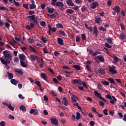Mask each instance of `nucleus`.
Returning a JSON list of instances; mask_svg holds the SVG:
<instances>
[{
    "label": "nucleus",
    "mask_w": 126,
    "mask_h": 126,
    "mask_svg": "<svg viewBox=\"0 0 126 126\" xmlns=\"http://www.w3.org/2000/svg\"><path fill=\"white\" fill-rule=\"evenodd\" d=\"M51 4H53L54 6H58V7H60V9L61 11H63V10L64 9V7L63 6L64 5L63 4V3L62 1H57L56 3L55 2H51Z\"/></svg>",
    "instance_id": "nucleus-2"
},
{
    "label": "nucleus",
    "mask_w": 126,
    "mask_h": 126,
    "mask_svg": "<svg viewBox=\"0 0 126 126\" xmlns=\"http://www.w3.org/2000/svg\"><path fill=\"white\" fill-rule=\"evenodd\" d=\"M30 8L31 9H34L35 8H36L35 1H34V0H32V4L30 5Z\"/></svg>",
    "instance_id": "nucleus-11"
},
{
    "label": "nucleus",
    "mask_w": 126,
    "mask_h": 126,
    "mask_svg": "<svg viewBox=\"0 0 126 126\" xmlns=\"http://www.w3.org/2000/svg\"><path fill=\"white\" fill-rule=\"evenodd\" d=\"M59 33L61 34L62 36H63V37H65L66 35L63 31H59Z\"/></svg>",
    "instance_id": "nucleus-37"
},
{
    "label": "nucleus",
    "mask_w": 126,
    "mask_h": 126,
    "mask_svg": "<svg viewBox=\"0 0 126 126\" xmlns=\"http://www.w3.org/2000/svg\"><path fill=\"white\" fill-rule=\"evenodd\" d=\"M48 30L49 31L53 32H56V31H57V28L54 27L53 28H52V26H51V25H48Z\"/></svg>",
    "instance_id": "nucleus-12"
},
{
    "label": "nucleus",
    "mask_w": 126,
    "mask_h": 126,
    "mask_svg": "<svg viewBox=\"0 0 126 126\" xmlns=\"http://www.w3.org/2000/svg\"><path fill=\"white\" fill-rule=\"evenodd\" d=\"M87 51H88L89 54H90V55H92V56H93V54H94V52L91 49H87Z\"/></svg>",
    "instance_id": "nucleus-56"
},
{
    "label": "nucleus",
    "mask_w": 126,
    "mask_h": 126,
    "mask_svg": "<svg viewBox=\"0 0 126 126\" xmlns=\"http://www.w3.org/2000/svg\"><path fill=\"white\" fill-rule=\"evenodd\" d=\"M109 72H111V73L112 74H117V73H118V71H117V70H111L109 71Z\"/></svg>",
    "instance_id": "nucleus-39"
},
{
    "label": "nucleus",
    "mask_w": 126,
    "mask_h": 126,
    "mask_svg": "<svg viewBox=\"0 0 126 126\" xmlns=\"http://www.w3.org/2000/svg\"><path fill=\"white\" fill-rule=\"evenodd\" d=\"M0 126H5V122L4 121H2L0 123Z\"/></svg>",
    "instance_id": "nucleus-63"
},
{
    "label": "nucleus",
    "mask_w": 126,
    "mask_h": 126,
    "mask_svg": "<svg viewBox=\"0 0 126 126\" xmlns=\"http://www.w3.org/2000/svg\"><path fill=\"white\" fill-rule=\"evenodd\" d=\"M7 76L8 77V79H12L13 78V74L12 73H10L9 72H7Z\"/></svg>",
    "instance_id": "nucleus-23"
},
{
    "label": "nucleus",
    "mask_w": 126,
    "mask_h": 126,
    "mask_svg": "<svg viewBox=\"0 0 126 126\" xmlns=\"http://www.w3.org/2000/svg\"><path fill=\"white\" fill-rule=\"evenodd\" d=\"M113 9L114 11L117 12V14H119L120 11H121V7H120L119 5L115 6Z\"/></svg>",
    "instance_id": "nucleus-10"
},
{
    "label": "nucleus",
    "mask_w": 126,
    "mask_h": 126,
    "mask_svg": "<svg viewBox=\"0 0 126 126\" xmlns=\"http://www.w3.org/2000/svg\"><path fill=\"white\" fill-rule=\"evenodd\" d=\"M41 40L43 41V43H45V44L47 43V42H48L47 39L43 36L41 37Z\"/></svg>",
    "instance_id": "nucleus-46"
},
{
    "label": "nucleus",
    "mask_w": 126,
    "mask_h": 126,
    "mask_svg": "<svg viewBox=\"0 0 126 126\" xmlns=\"http://www.w3.org/2000/svg\"><path fill=\"white\" fill-rule=\"evenodd\" d=\"M90 126H94V125H95V122H94V121H91L90 122Z\"/></svg>",
    "instance_id": "nucleus-64"
},
{
    "label": "nucleus",
    "mask_w": 126,
    "mask_h": 126,
    "mask_svg": "<svg viewBox=\"0 0 126 126\" xmlns=\"http://www.w3.org/2000/svg\"><path fill=\"white\" fill-rule=\"evenodd\" d=\"M120 37H121V39H122V40H125V39H126V34L124 32L121 33Z\"/></svg>",
    "instance_id": "nucleus-30"
},
{
    "label": "nucleus",
    "mask_w": 126,
    "mask_h": 126,
    "mask_svg": "<svg viewBox=\"0 0 126 126\" xmlns=\"http://www.w3.org/2000/svg\"><path fill=\"white\" fill-rule=\"evenodd\" d=\"M35 84L37 85L38 87H41V83L39 81H35Z\"/></svg>",
    "instance_id": "nucleus-52"
},
{
    "label": "nucleus",
    "mask_w": 126,
    "mask_h": 126,
    "mask_svg": "<svg viewBox=\"0 0 126 126\" xmlns=\"http://www.w3.org/2000/svg\"><path fill=\"white\" fill-rule=\"evenodd\" d=\"M82 40H86V35L85 33H83L81 34Z\"/></svg>",
    "instance_id": "nucleus-40"
},
{
    "label": "nucleus",
    "mask_w": 126,
    "mask_h": 126,
    "mask_svg": "<svg viewBox=\"0 0 126 126\" xmlns=\"http://www.w3.org/2000/svg\"><path fill=\"white\" fill-rule=\"evenodd\" d=\"M104 46L106 47V48H108V49H111V48H112V46L108 43H105Z\"/></svg>",
    "instance_id": "nucleus-49"
},
{
    "label": "nucleus",
    "mask_w": 126,
    "mask_h": 126,
    "mask_svg": "<svg viewBox=\"0 0 126 126\" xmlns=\"http://www.w3.org/2000/svg\"><path fill=\"white\" fill-rule=\"evenodd\" d=\"M54 55L55 56V57H58V56H60V53H59L58 51H55Z\"/></svg>",
    "instance_id": "nucleus-58"
},
{
    "label": "nucleus",
    "mask_w": 126,
    "mask_h": 126,
    "mask_svg": "<svg viewBox=\"0 0 126 126\" xmlns=\"http://www.w3.org/2000/svg\"><path fill=\"white\" fill-rule=\"evenodd\" d=\"M109 115H110V116H112V117H113V116H114V112L113 111L109 110Z\"/></svg>",
    "instance_id": "nucleus-61"
},
{
    "label": "nucleus",
    "mask_w": 126,
    "mask_h": 126,
    "mask_svg": "<svg viewBox=\"0 0 126 126\" xmlns=\"http://www.w3.org/2000/svg\"><path fill=\"white\" fill-rule=\"evenodd\" d=\"M97 59L101 63H104V62H105V61L104 60V57L101 55L97 56Z\"/></svg>",
    "instance_id": "nucleus-21"
},
{
    "label": "nucleus",
    "mask_w": 126,
    "mask_h": 126,
    "mask_svg": "<svg viewBox=\"0 0 126 126\" xmlns=\"http://www.w3.org/2000/svg\"><path fill=\"white\" fill-rule=\"evenodd\" d=\"M0 61H1V63H2L3 64L5 65V67H6V69H7V70L10 69V67H9L8 64H7V63H7V62H5V60H4L3 58H1L0 59Z\"/></svg>",
    "instance_id": "nucleus-4"
},
{
    "label": "nucleus",
    "mask_w": 126,
    "mask_h": 126,
    "mask_svg": "<svg viewBox=\"0 0 126 126\" xmlns=\"http://www.w3.org/2000/svg\"><path fill=\"white\" fill-rule=\"evenodd\" d=\"M94 95H95V97H98V98H99V99L101 98L102 95H101V94L100 93H99L98 92L94 91Z\"/></svg>",
    "instance_id": "nucleus-22"
},
{
    "label": "nucleus",
    "mask_w": 126,
    "mask_h": 126,
    "mask_svg": "<svg viewBox=\"0 0 126 126\" xmlns=\"http://www.w3.org/2000/svg\"><path fill=\"white\" fill-rule=\"evenodd\" d=\"M33 115L34 116H38V115H39V111H38V110L36 109H34V112L33 113Z\"/></svg>",
    "instance_id": "nucleus-47"
},
{
    "label": "nucleus",
    "mask_w": 126,
    "mask_h": 126,
    "mask_svg": "<svg viewBox=\"0 0 126 126\" xmlns=\"http://www.w3.org/2000/svg\"><path fill=\"white\" fill-rule=\"evenodd\" d=\"M99 104L100 106H101V107H104V102H103V101H101V100L99 101Z\"/></svg>",
    "instance_id": "nucleus-60"
},
{
    "label": "nucleus",
    "mask_w": 126,
    "mask_h": 126,
    "mask_svg": "<svg viewBox=\"0 0 126 126\" xmlns=\"http://www.w3.org/2000/svg\"><path fill=\"white\" fill-rule=\"evenodd\" d=\"M113 59L115 63H118V62H119V58H118L117 56H114Z\"/></svg>",
    "instance_id": "nucleus-51"
},
{
    "label": "nucleus",
    "mask_w": 126,
    "mask_h": 126,
    "mask_svg": "<svg viewBox=\"0 0 126 126\" xmlns=\"http://www.w3.org/2000/svg\"><path fill=\"white\" fill-rule=\"evenodd\" d=\"M98 33H99V32L97 30V27L94 26L93 34L94 35V37H97V36H98Z\"/></svg>",
    "instance_id": "nucleus-13"
},
{
    "label": "nucleus",
    "mask_w": 126,
    "mask_h": 126,
    "mask_svg": "<svg viewBox=\"0 0 126 126\" xmlns=\"http://www.w3.org/2000/svg\"><path fill=\"white\" fill-rule=\"evenodd\" d=\"M103 112L104 115H105V116H108V115H109V114L108 113V110L107 109H104Z\"/></svg>",
    "instance_id": "nucleus-42"
},
{
    "label": "nucleus",
    "mask_w": 126,
    "mask_h": 126,
    "mask_svg": "<svg viewBox=\"0 0 126 126\" xmlns=\"http://www.w3.org/2000/svg\"><path fill=\"white\" fill-rule=\"evenodd\" d=\"M98 72H99V73L102 74V75H104L105 74V70H104L103 69H99L98 70Z\"/></svg>",
    "instance_id": "nucleus-34"
},
{
    "label": "nucleus",
    "mask_w": 126,
    "mask_h": 126,
    "mask_svg": "<svg viewBox=\"0 0 126 126\" xmlns=\"http://www.w3.org/2000/svg\"><path fill=\"white\" fill-rule=\"evenodd\" d=\"M58 44L61 45V46H63V40L61 37H58L57 38Z\"/></svg>",
    "instance_id": "nucleus-15"
},
{
    "label": "nucleus",
    "mask_w": 126,
    "mask_h": 126,
    "mask_svg": "<svg viewBox=\"0 0 126 126\" xmlns=\"http://www.w3.org/2000/svg\"><path fill=\"white\" fill-rule=\"evenodd\" d=\"M8 119H9L10 120H12V121L14 120V116L11 115H9V117H8Z\"/></svg>",
    "instance_id": "nucleus-57"
},
{
    "label": "nucleus",
    "mask_w": 126,
    "mask_h": 126,
    "mask_svg": "<svg viewBox=\"0 0 126 126\" xmlns=\"http://www.w3.org/2000/svg\"><path fill=\"white\" fill-rule=\"evenodd\" d=\"M72 67L73 68H75V69H76V70H81V68L78 65H74L72 66Z\"/></svg>",
    "instance_id": "nucleus-27"
},
{
    "label": "nucleus",
    "mask_w": 126,
    "mask_h": 126,
    "mask_svg": "<svg viewBox=\"0 0 126 126\" xmlns=\"http://www.w3.org/2000/svg\"><path fill=\"white\" fill-rule=\"evenodd\" d=\"M20 110H21V111H22V112H26V107L24 105H22L20 107Z\"/></svg>",
    "instance_id": "nucleus-29"
},
{
    "label": "nucleus",
    "mask_w": 126,
    "mask_h": 126,
    "mask_svg": "<svg viewBox=\"0 0 126 126\" xmlns=\"http://www.w3.org/2000/svg\"><path fill=\"white\" fill-rule=\"evenodd\" d=\"M106 40L109 44H113V38L112 37L106 38Z\"/></svg>",
    "instance_id": "nucleus-26"
},
{
    "label": "nucleus",
    "mask_w": 126,
    "mask_h": 126,
    "mask_svg": "<svg viewBox=\"0 0 126 126\" xmlns=\"http://www.w3.org/2000/svg\"><path fill=\"white\" fill-rule=\"evenodd\" d=\"M40 76H41L42 78H43V79H44V80H45V81H47V75H46V74L44 73H41L40 74Z\"/></svg>",
    "instance_id": "nucleus-28"
},
{
    "label": "nucleus",
    "mask_w": 126,
    "mask_h": 126,
    "mask_svg": "<svg viewBox=\"0 0 126 126\" xmlns=\"http://www.w3.org/2000/svg\"><path fill=\"white\" fill-rule=\"evenodd\" d=\"M101 83H102V84H103V85L106 86L109 85L110 84V83H109V82L105 80L101 81Z\"/></svg>",
    "instance_id": "nucleus-31"
},
{
    "label": "nucleus",
    "mask_w": 126,
    "mask_h": 126,
    "mask_svg": "<svg viewBox=\"0 0 126 126\" xmlns=\"http://www.w3.org/2000/svg\"><path fill=\"white\" fill-rule=\"evenodd\" d=\"M20 61H25V55L24 54H20L19 56Z\"/></svg>",
    "instance_id": "nucleus-19"
},
{
    "label": "nucleus",
    "mask_w": 126,
    "mask_h": 126,
    "mask_svg": "<svg viewBox=\"0 0 126 126\" xmlns=\"http://www.w3.org/2000/svg\"><path fill=\"white\" fill-rule=\"evenodd\" d=\"M99 54H100L99 51H95L94 54H93V57H95L97 55H99Z\"/></svg>",
    "instance_id": "nucleus-53"
},
{
    "label": "nucleus",
    "mask_w": 126,
    "mask_h": 126,
    "mask_svg": "<svg viewBox=\"0 0 126 126\" xmlns=\"http://www.w3.org/2000/svg\"><path fill=\"white\" fill-rule=\"evenodd\" d=\"M15 71L21 75H23V71L21 70H15Z\"/></svg>",
    "instance_id": "nucleus-35"
},
{
    "label": "nucleus",
    "mask_w": 126,
    "mask_h": 126,
    "mask_svg": "<svg viewBox=\"0 0 126 126\" xmlns=\"http://www.w3.org/2000/svg\"><path fill=\"white\" fill-rule=\"evenodd\" d=\"M73 12H74V11L71 9H67L65 11V13H68L69 14H72Z\"/></svg>",
    "instance_id": "nucleus-24"
},
{
    "label": "nucleus",
    "mask_w": 126,
    "mask_h": 126,
    "mask_svg": "<svg viewBox=\"0 0 126 126\" xmlns=\"http://www.w3.org/2000/svg\"><path fill=\"white\" fill-rule=\"evenodd\" d=\"M53 82H54V83H55L56 84H59V82L57 78H53Z\"/></svg>",
    "instance_id": "nucleus-43"
},
{
    "label": "nucleus",
    "mask_w": 126,
    "mask_h": 126,
    "mask_svg": "<svg viewBox=\"0 0 126 126\" xmlns=\"http://www.w3.org/2000/svg\"><path fill=\"white\" fill-rule=\"evenodd\" d=\"M86 28H87V29H88V30H90V33H92V32H93V28L91 27H87V26H86Z\"/></svg>",
    "instance_id": "nucleus-48"
},
{
    "label": "nucleus",
    "mask_w": 126,
    "mask_h": 126,
    "mask_svg": "<svg viewBox=\"0 0 126 126\" xmlns=\"http://www.w3.org/2000/svg\"><path fill=\"white\" fill-rule=\"evenodd\" d=\"M3 55L4 61L7 62L8 63H10V61L12 60V55H11L10 52L7 50H5L3 51Z\"/></svg>",
    "instance_id": "nucleus-1"
},
{
    "label": "nucleus",
    "mask_w": 126,
    "mask_h": 126,
    "mask_svg": "<svg viewBox=\"0 0 126 126\" xmlns=\"http://www.w3.org/2000/svg\"><path fill=\"white\" fill-rule=\"evenodd\" d=\"M108 81L111 83V84H114V85H117V84L115 82V80L113 78H109L107 79Z\"/></svg>",
    "instance_id": "nucleus-17"
},
{
    "label": "nucleus",
    "mask_w": 126,
    "mask_h": 126,
    "mask_svg": "<svg viewBox=\"0 0 126 126\" xmlns=\"http://www.w3.org/2000/svg\"><path fill=\"white\" fill-rule=\"evenodd\" d=\"M71 83L72 84H78L79 85H82L83 84V82L81 81V79H74L72 80Z\"/></svg>",
    "instance_id": "nucleus-5"
},
{
    "label": "nucleus",
    "mask_w": 126,
    "mask_h": 126,
    "mask_svg": "<svg viewBox=\"0 0 126 126\" xmlns=\"http://www.w3.org/2000/svg\"><path fill=\"white\" fill-rule=\"evenodd\" d=\"M10 82L13 85H17V84H18V81L15 80V79H12L10 80Z\"/></svg>",
    "instance_id": "nucleus-20"
},
{
    "label": "nucleus",
    "mask_w": 126,
    "mask_h": 126,
    "mask_svg": "<svg viewBox=\"0 0 126 126\" xmlns=\"http://www.w3.org/2000/svg\"><path fill=\"white\" fill-rule=\"evenodd\" d=\"M50 121L52 125H54V126H59V121L57 119V118H51Z\"/></svg>",
    "instance_id": "nucleus-6"
},
{
    "label": "nucleus",
    "mask_w": 126,
    "mask_h": 126,
    "mask_svg": "<svg viewBox=\"0 0 126 126\" xmlns=\"http://www.w3.org/2000/svg\"><path fill=\"white\" fill-rule=\"evenodd\" d=\"M56 27L57 28H63V26L61 23H59L56 25Z\"/></svg>",
    "instance_id": "nucleus-38"
},
{
    "label": "nucleus",
    "mask_w": 126,
    "mask_h": 126,
    "mask_svg": "<svg viewBox=\"0 0 126 126\" xmlns=\"http://www.w3.org/2000/svg\"><path fill=\"white\" fill-rule=\"evenodd\" d=\"M30 58L32 61H33V62H35L36 60H38L39 59V57L37 55L34 56L33 54H31L30 56Z\"/></svg>",
    "instance_id": "nucleus-8"
},
{
    "label": "nucleus",
    "mask_w": 126,
    "mask_h": 126,
    "mask_svg": "<svg viewBox=\"0 0 126 126\" xmlns=\"http://www.w3.org/2000/svg\"><path fill=\"white\" fill-rule=\"evenodd\" d=\"M76 120H78L80 118H81V116L80 115V113L79 112H76Z\"/></svg>",
    "instance_id": "nucleus-36"
},
{
    "label": "nucleus",
    "mask_w": 126,
    "mask_h": 126,
    "mask_svg": "<svg viewBox=\"0 0 126 126\" xmlns=\"http://www.w3.org/2000/svg\"><path fill=\"white\" fill-rule=\"evenodd\" d=\"M67 4L69 5V6H74V3L72 2V0H67L66 1Z\"/></svg>",
    "instance_id": "nucleus-16"
},
{
    "label": "nucleus",
    "mask_w": 126,
    "mask_h": 126,
    "mask_svg": "<svg viewBox=\"0 0 126 126\" xmlns=\"http://www.w3.org/2000/svg\"><path fill=\"white\" fill-rule=\"evenodd\" d=\"M41 9H45V7H46V4L43 3L41 5Z\"/></svg>",
    "instance_id": "nucleus-62"
},
{
    "label": "nucleus",
    "mask_w": 126,
    "mask_h": 126,
    "mask_svg": "<svg viewBox=\"0 0 126 126\" xmlns=\"http://www.w3.org/2000/svg\"><path fill=\"white\" fill-rule=\"evenodd\" d=\"M116 69V66L114 65H112L111 67H109V69H108V71L110 70H115Z\"/></svg>",
    "instance_id": "nucleus-45"
},
{
    "label": "nucleus",
    "mask_w": 126,
    "mask_h": 126,
    "mask_svg": "<svg viewBox=\"0 0 126 126\" xmlns=\"http://www.w3.org/2000/svg\"><path fill=\"white\" fill-rule=\"evenodd\" d=\"M100 20H101V18L100 17H96L95 18V22L97 23V24H99L100 23Z\"/></svg>",
    "instance_id": "nucleus-33"
},
{
    "label": "nucleus",
    "mask_w": 126,
    "mask_h": 126,
    "mask_svg": "<svg viewBox=\"0 0 126 126\" xmlns=\"http://www.w3.org/2000/svg\"><path fill=\"white\" fill-rule=\"evenodd\" d=\"M20 63L22 67H27V63L22 61H20Z\"/></svg>",
    "instance_id": "nucleus-25"
},
{
    "label": "nucleus",
    "mask_w": 126,
    "mask_h": 126,
    "mask_svg": "<svg viewBox=\"0 0 126 126\" xmlns=\"http://www.w3.org/2000/svg\"><path fill=\"white\" fill-rule=\"evenodd\" d=\"M71 99L73 103H76V102H77V100H76V96L75 95H73L71 96Z\"/></svg>",
    "instance_id": "nucleus-32"
},
{
    "label": "nucleus",
    "mask_w": 126,
    "mask_h": 126,
    "mask_svg": "<svg viewBox=\"0 0 126 126\" xmlns=\"http://www.w3.org/2000/svg\"><path fill=\"white\" fill-rule=\"evenodd\" d=\"M19 98H20V99H21L22 100H24V99H25V97L23 96V95H22V94H19L18 95Z\"/></svg>",
    "instance_id": "nucleus-54"
},
{
    "label": "nucleus",
    "mask_w": 126,
    "mask_h": 126,
    "mask_svg": "<svg viewBox=\"0 0 126 126\" xmlns=\"http://www.w3.org/2000/svg\"><path fill=\"white\" fill-rule=\"evenodd\" d=\"M29 47L30 48L31 50H32V52H33V53H34L35 54H37V51H36L35 49H34V48H33L32 46H30Z\"/></svg>",
    "instance_id": "nucleus-41"
},
{
    "label": "nucleus",
    "mask_w": 126,
    "mask_h": 126,
    "mask_svg": "<svg viewBox=\"0 0 126 126\" xmlns=\"http://www.w3.org/2000/svg\"><path fill=\"white\" fill-rule=\"evenodd\" d=\"M0 10H1L2 11H7V12H9V10L8 8L2 6H0Z\"/></svg>",
    "instance_id": "nucleus-18"
},
{
    "label": "nucleus",
    "mask_w": 126,
    "mask_h": 126,
    "mask_svg": "<svg viewBox=\"0 0 126 126\" xmlns=\"http://www.w3.org/2000/svg\"><path fill=\"white\" fill-rule=\"evenodd\" d=\"M19 62V59L17 57L14 58V63H18Z\"/></svg>",
    "instance_id": "nucleus-55"
},
{
    "label": "nucleus",
    "mask_w": 126,
    "mask_h": 126,
    "mask_svg": "<svg viewBox=\"0 0 126 126\" xmlns=\"http://www.w3.org/2000/svg\"><path fill=\"white\" fill-rule=\"evenodd\" d=\"M100 30H101V31H103L104 32H105V31H107V30L105 28L102 26L100 27Z\"/></svg>",
    "instance_id": "nucleus-59"
},
{
    "label": "nucleus",
    "mask_w": 126,
    "mask_h": 126,
    "mask_svg": "<svg viewBox=\"0 0 126 126\" xmlns=\"http://www.w3.org/2000/svg\"><path fill=\"white\" fill-rule=\"evenodd\" d=\"M90 6L92 9H95L96 6H99V4L97 2L93 1L92 3L90 4Z\"/></svg>",
    "instance_id": "nucleus-7"
},
{
    "label": "nucleus",
    "mask_w": 126,
    "mask_h": 126,
    "mask_svg": "<svg viewBox=\"0 0 126 126\" xmlns=\"http://www.w3.org/2000/svg\"><path fill=\"white\" fill-rule=\"evenodd\" d=\"M47 12L49 13L50 14H52V13H54V11H55V8H50L49 7H47Z\"/></svg>",
    "instance_id": "nucleus-14"
},
{
    "label": "nucleus",
    "mask_w": 126,
    "mask_h": 126,
    "mask_svg": "<svg viewBox=\"0 0 126 126\" xmlns=\"http://www.w3.org/2000/svg\"><path fill=\"white\" fill-rule=\"evenodd\" d=\"M106 98H107V99H109V100H111L110 101V103H111V104H115V103H116V102H117V101H118L117 100V98H116V97H115V96H114V95H111L109 94H107L105 95ZM112 98H113V99L112 100Z\"/></svg>",
    "instance_id": "nucleus-3"
},
{
    "label": "nucleus",
    "mask_w": 126,
    "mask_h": 126,
    "mask_svg": "<svg viewBox=\"0 0 126 126\" xmlns=\"http://www.w3.org/2000/svg\"><path fill=\"white\" fill-rule=\"evenodd\" d=\"M8 108L11 110V111H14V107L13 106H11V104H9L8 105Z\"/></svg>",
    "instance_id": "nucleus-44"
},
{
    "label": "nucleus",
    "mask_w": 126,
    "mask_h": 126,
    "mask_svg": "<svg viewBox=\"0 0 126 126\" xmlns=\"http://www.w3.org/2000/svg\"><path fill=\"white\" fill-rule=\"evenodd\" d=\"M40 24L41 26H43V27L46 26V22L45 21H42L40 22Z\"/></svg>",
    "instance_id": "nucleus-50"
},
{
    "label": "nucleus",
    "mask_w": 126,
    "mask_h": 126,
    "mask_svg": "<svg viewBox=\"0 0 126 126\" xmlns=\"http://www.w3.org/2000/svg\"><path fill=\"white\" fill-rule=\"evenodd\" d=\"M28 20L29 22H31V21H33L35 19H36V15H32V16H29L27 17Z\"/></svg>",
    "instance_id": "nucleus-9"
}]
</instances>
